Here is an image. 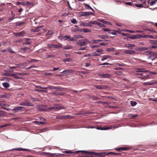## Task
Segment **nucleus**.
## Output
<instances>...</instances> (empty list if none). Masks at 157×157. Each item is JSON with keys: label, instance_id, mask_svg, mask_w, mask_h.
<instances>
[{"label": "nucleus", "instance_id": "36", "mask_svg": "<svg viewBox=\"0 0 157 157\" xmlns=\"http://www.w3.org/2000/svg\"><path fill=\"white\" fill-rule=\"evenodd\" d=\"M70 38V36H65L63 37V39L64 40H66L68 39H69Z\"/></svg>", "mask_w": 157, "mask_h": 157}, {"label": "nucleus", "instance_id": "39", "mask_svg": "<svg viewBox=\"0 0 157 157\" xmlns=\"http://www.w3.org/2000/svg\"><path fill=\"white\" fill-rule=\"evenodd\" d=\"M71 23L74 24H75L77 23V21L75 19L73 18L71 20Z\"/></svg>", "mask_w": 157, "mask_h": 157}, {"label": "nucleus", "instance_id": "33", "mask_svg": "<svg viewBox=\"0 0 157 157\" xmlns=\"http://www.w3.org/2000/svg\"><path fill=\"white\" fill-rule=\"evenodd\" d=\"M54 57V56L52 55H46L45 56V57L46 58H52Z\"/></svg>", "mask_w": 157, "mask_h": 157}, {"label": "nucleus", "instance_id": "8", "mask_svg": "<svg viewBox=\"0 0 157 157\" xmlns=\"http://www.w3.org/2000/svg\"><path fill=\"white\" fill-rule=\"evenodd\" d=\"M95 87L96 88L98 89H106L108 86L106 85H98L95 86Z\"/></svg>", "mask_w": 157, "mask_h": 157}, {"label": "nucleus", "instance_id": "37", "mask_svg": "<svg viewBox=\"0 0 157 157\" xmlns=\"http://www.w3.org/2000/svg\"><path fill=\"white\" fill-rule=\"evenodd\" d=\"M5 114V112L3 111L0 110V117H3Z\"/></svg>", "mask_w": 157, "mask_h": 157}, {"label": "nucleus", "instance_id": "64", "mask_svg": "<svg viewBox=\"0 0 157 157\" xmlns=\"http://www.w3.org/2000/svg\"><path fill=\"white\" fill-rule=\"evenodd\" d=\"M136 36H135V35H133L132 36H131L129 37V38L131 39H136Z\"/></svg>", "mask_w": 157, "mask_h": 157}, {"label": "nucleus", "instance_id": "59", "mask_svg": "<svg viewBox=\"0 0 157 157\" xmlns=\"http://www.w3.org/2000/svg\"><path fill=\"white\" fill-rule=\"evenodd\" d=\"M0 98H7V96L4 95H0Z\"/></svg>", "mask_w": 157, "mask_h": 157}, {"label": "nucleus", "instance_id": "47", "mask_svg": "<svg viewBox=\"0 0 157 157\" xmlns=\"http://www.w3.org/2000/svg\"><path fill=\"white\" fill-rule=\"evenodd\" d=\"M150 43L154 45L157 43V41L155 40H151L150 41Z\"/></svg>", "mask_w": 157, "mask_h": 157}, {"label": "nucleus", "instance_id": "24", "mask_svg": "<svg viewBox=\"0 0 157 157\" xmlns=\"http://www.w3.org/2000/svg\"><path fill=\"white\" fill-rule=\"evenodd\" d=\"M111 57V56H109L108 55H105L103 56L102 57V58L101 59V60L102 61H103L104 60L107 59L108 58H110Z\"/></svg>", "mask_w": 157, "mask_h": 157}, {"label": "nucleus", "instance_id": "53", "mask_svg": "<svg viewBox=\"0 0 157 157\" xmlns=\"http://www.w3.org/2000/svg\"><path fill=\"white\" fill-rule=\"evenodd\" d=\"M135 36H136V38H139L141 37H143L142 36H142L140 34H137L135 35Z\"/></svg>", "mask_w": 157, "mask_h": 157}, {"label": "nucleus", "instance_id": "22", "mask_svg": "<svg viewBox=\"0 0 157 157\" xmlns=\"http://www.w3.org/2000/svg\"><path fill=\"white\" fill-rule=\"evenodd\" d=\"M53 89H55V90H59L60 91H63L65 89V88H62L60 87H54Z\"/></svg>", "mask_w": 157, "mask_h": 157}, {"label": "nucleus", "instance_id": "21", "mask_svg": "<svg viewBox=\"0 0 157 157\" xmlns=\"http://www.w3.org/2000/svg\"><path fill=\"white\" fill-rule=\"evenodd\" d=\"M98 36L101 39H105L106 38H108V36H105V35H98Z\"/></svg>", "mask_w": 157, "mask_h": 157}, {"label": "nucleus", "instance_id": "51", "mask_svg": "<svg viewBox=\"0 0 157 157\" xmlns=\"http://www.w3.org/2000/svg\"><path fill=\"white\" fill-rule=\"evenodd\" d=\"M75 37L76 39L83 38V37L82 36L80 35H76Z\"/></svg>", "mask_w": 157, "mask_h": 157}, {"label": "nucleus", "instance_id": "49", "mask_svg": "<svg viewBox=\"0 0 157 157\" xmlns=\"http://www.w3.org/2000/svg\"><path fill=\"white\" fill-rule=\"evenodd\" d=\"M146 30L150 31L151 32L153 33H156V31L152 29H146Z\"/></svg>", "mask_w": 157, "mask_h": 157}, {"label": "nucleus", "instance_id": "6", "mask_svg": "<svg viewBox=\"0 0 157 157\" xmlns=\"http://www.w3.org/2000/svg\"><path fill=\"white\" fill-rule=\"evenodd\" d=\"M99 77L101 78H110L112 75L109 74H99Z\"/></svg>", "mask_w": 157, "mask_h": 157}, {"label": "nucleus", "instance_id": "63", "mask_svg": "<svg viewBox=\"0 0 157 157\" xmlns=\"http://www.w3.org/2000/svg\"><path fill=\"white\" fill-rule=\"evenodd\" d=\"M114 69L115 70H123L124 69L121 67H118L115 68Z\"/></svg>", "mask_w": 157, "mask_h": 157}, {"label": "nucleus", "instance_id": "12", "mask_svg": "<svg viewBox=\"0 0 157 157\" xmlns=\"http://www.w3.org/2000/svg\"><path fill=\"white\" fill-rule=\"evenodd\" d=\"M8 71L6 70H4L3 71V72L2 73V75L6 76H11V75L10 73H9Z\"/></svg>", "mask_w": 157, "mask_h": 157}, {"label": "nucleus", "instance_id": "48", "mask_svg": "<svg viewBox=\"0 0 157 157\" xmlns=\"http://www.w3.org/2000/svg\"><path fill=\"white\" fill-rule=\"evenodd\" d=\"M116 31L113 30V32H109V34H112L113 35H115L117 34Z\"/></svg>", "mask_w": 157, "mask_h": 157}, {"label": "nucleus", "instance_id": "31", "mask_svg": "<svg viewBox=\"0 0 157 157\" xmlns=\"http://www.w3.org/2000/svg\"><path fill=\"white\" fill-rule=\"evenodd\" d=\"M125 46L126 47L129 48L132 47H134L135 46V45L133 44H125Z\"/></svg>", "mask_w": 157, "mask_h": 157}, {"label": "nucleus", "instance_id": "35", "mask_svg": "<svg viewBox=\"0 0 157 157\" xmlns=\"http://www.w3.org/2000/svg\"><path fill=\"white\" fill-rule=\"evenodd\" d=\"M38 61V60L31 59L30 60H28L27 62L28 63H32L34 61L36 62V61Z\"/></svg>", "mask_w": 157, "mask_h": 157}, {"label": "nucleus", "instance_id": "44", "mask_svg": "<svg viewBox=\"0 0 157 157\" xmlns=\"http://www.w3.org/2000/svg\"><path fill=\"white\" fill-rule=\"evenodd\" d=\"M113 154L118 155V154H120L117 153H113V152H109V153H105V155H113Z\"/></svg>", "mask_w": 157, "mask_h": 157}, {"label": "nucleus", "instance_id": "14", "mask_svg": "<svg viewBox=\"0 0 157 157\" xmlns=\"http://www.w3.org/2000/svg\"><path fill=\"white\" fill-rule=\"evenodd\" d=\"M24 33V32L22 31L18 33H15L14 34L15 36H23Z\"/></svg>", "mask_w": 157, "mask_h": 157}, {"label": "nucleus", "instance_id": "45", "mask_svg": "<svg viewBox=\"0 0 157 157\" xmlns=\"http://www.w3.org/2000/svg\"><path fill=\"white\" fill-rule=\"evenodd\" d=\"M63 119H67L70 118V116L69 115L63 116Z\"/></svg>", "mask_w": 157, "mask_h": 157}, {"label": "nucleus", "instance_id": "7", "mask_svg": "<svg viewBox=\"0 0 157 157\" xmlns=\"http://www.w3.org/2000/svg\"><path fill=\"white\" fill-rule=\"evenodd\" d=\"M77 45H80V46L86 45V44H85V42L83 41V40H80L78 42L76 43Z\"/></svg>", "mask_w": 157, "mask_h": 157}, {"label": "nucleus", "instance_id": "2", "mask_svg": "<svg viewBox=\"0 0 157 157\" xmlns=\"http://www.w3.org/2000/svg\"><path fill=\"white\" fill-rule=\"evenodd\" d=\"M136 72H140V73H139L137 74V76L140 75L143 76L144 74H145L146 73L148 72L149 71H145L144 70V69L143 68H139L136 69Z\"/></svg>", "mask_w": 157, "mask_h": 157}, {"label": "nucleus", "instance_id": "11", "mask_svg": "<svg viewBox=\"0 0 157 157\" xmlns=\"http://www.w3.org/2000/svg\"><path fill=\"white\" fill-rule=\"evenodd\" d=\"M13 150H17L19 151H29V150L28 149H23L21 148H13V149L9 150V151H13Z\"/></svg>", "mask_w": 157, "mask_h": 157}, {"label": "nucleus", "instance_id": "5", "mask_svg": "<svg viewBox=\"0 0 157 157\" xmlns=\"http://www.w3.org/2000/svg\"><path fill=\"white\" fill-rule=\"evenodd\" d=\"M25 109V108L23 107L18 106L15 107L12 109V110L14 111L15 112H18L20 111H24Z\"/></svg>", "mask_w": 157, "mask_h": 157}, {"label": "nucleus", "instance_id": "25", "mask_svg": "<svg viewBox=\"0 0 157 157\" xmlns=\"http://www.w3.org/2000/svg\"><path fill=\"white\" fill-rule=\"evenodd\" d=\"M98 22L96 21H90V27L92 26V25H98Z\"/></svg>", "mask_w": 157, "mask_h": 157}, {"label": "nucleus", "instance_id": "27", "mask_svg": "<svg viewBox=\"0 0 157 157\" xmlns=\"http://www.w3.org/2000/svg\"><path fill=\"white\" fill-rule=\"evenodd\" d=\"M106 152L101 153H97L98 155V157H105V153Z\"/></svg>", "mask_w": 157, "mask_h": 157}, {"label": "nucleus", "instance_id": "3", "mask_svg": "<svg viewBox=\"0 0 157 157\" xmlns=\"http://www.w3.org/2000/svg\"><path fill=\"white\" fill-rule=\"evenodd\" d=\"M151 53L150 55L148 57V59H150L152 60L157 58V54L155 52H152L151 51H148Z\"/></svg>", "mask_w": 157, "mask_h": 157}, {"label": "nucleus", "instance_id": "29", "mask_svg": "<svg viewBox=\"0 0 157 157\" xmlns=\"http://www.w3.org/2000/svg\"><path fill=\"white\" fill-rule=\"evenodd\" d=\"M117 126H113V125H111V126H109V127H107V128H105V130H108V129H112L113 128H117Z\"/></svg>", "mask_w": 157, "mask_h": 157}, {"label": "nucleus", "instance_id": "42", "mask_svg": "<svg viewBox=\"0 0 157 157\" xmlns=\"http://www.w3.org/2000/svg\"><path fill=\"white\" fill-rule=\"evenodd\" d=\"M25 22H17L16 23V25L17 26H21L22 25L25 24Z\"/></svg>", "mask_w": 157, "mask_h": 157}, {"label": "nucleus", "instance_id": "16", "mask_svg": "<svg viewBox=\"0 0 157 157\" xmlns=\"http://www.w3.org/2000/svg\"><path fill=\"white\" fill-rule=\"evenodd\" d=\"M126 54H132L135 53V51L133 50H127L124 51Z\"/></svg>", "mask_w": 157, "mask_h": 157}, {"label": "nucleus", "instance_id": "32", "mask_svg": "<svg viewBox=\"0 0 157 157\" xmlns=\"http://www.w3.org/2000/svg\"><path fill=\"white\" fill-rule=\"evenodd\" d=\"M142 37H143V38L148 37V38H152V39H153V38H154V37L152 36L151 35H148L143 36H142Z\"/></svg>", "mask_w": 157, "mask_h": 157}, {"label": "nucleus", "instance_id": "20", "mask_svg": "<svg viewBox=\"0 0 157 157\" xmlns=\"http://www.w3.org/2000/svg\"><path fill=\"white\" fill-rule=\"evenodd\" d=\"M80 31L83 32L84 33H88L91 32V30L88 29H80Z\"/></svg>", "mask_w": 157, "mask_h": 157}, {"label": "nucleus", "instance_id": "43", "mask_svg": "<svg viewBox=\"0 0 157 157\" xmlns=\"http://www.w3.org/2000/svg\"><path fill=\"white\" fill-rule=\"evenodd\" d=\"M72 60V59L71 58H67V59H64L63 61L64 62H69L71 61Z\"/></svg>", "mask_w": 157, "mask_h": 157}, {"label": "nucleus", "instance_id": "17", "mask_svg": "<svg viewBox=\"0 0 157 157\" xmlns=\"http://www.w3.org/2000/svg\"><path fill=\"white\" fill-rule=\"evenodd\" d=\"M29 48L27 47H25L24 48H20L19 51L21 52H24L27 51Z\"/></svg>", "mask_w": 157, "mask_h": 157}, {"label": "nucleus", "instance_id": "23", "mask_svg": "<svg viewBox=\"0 0 157 157\" xmlns=\"http://www.w3.org/2000/svg\"><path fill=\"white\" fill-rule=\"evenodd\" d=\"M3 86L5 88H7L10 87L9 84L7 82H5L2 83Z\"/></svg>", "mask_w": 157, "mask_h": 157}, {"label": "nucleus", "instance_id": "30", "mask_svg": "<svg viewBox=\"0 0 157 157\" xmlns=\"http://www.w3.org/2000/svg\"><path fill=\"white\" fill-rule=\"evenodd\" d=\"M75 35H74L73 37L69 39V40H68V41H76L77 40L76 39V38H75Z\"/></svg>", "mask_w": 157, "mask_h": 157}, {"label": "nucleus", "instance_id": "41", "mask_svg": "<svg viewBox=\"0 0 157 157\" xmlns=\"http://www.w3.org/2000/svg\"><path fill=\"white\" fill-rule=\"evenodd\" d=\"M130 104L132 106H134L136 105L137 103L135 101H130Z\"/></svg>", "mask_w": 157, "mask_h": 157}, {"label": "nucleus", "instance_id": "57", "mask_svg": "<svg viewBox=\"0 0 157 157\" xmlns=\"http://www.w3.org/2000/svg\"><path fill=\"white\" fill-rule=\"evenodd\" d=\"M22 41V40L21 39H19L18 40H15L14 41V42H18V43H20Z\"/></svg>", "mask_w": 157, "mask_h": 157}, {"label": "nucleus", "instance_id": "58", "mask_svg": "<svg viewBox=\"0 0 157 157\" xmlns=\"http://www.w3.org/2000/svg\"><path fill=\"white\" fill-rule=\"evenodd\" d=\"M135 6L138 7H142L143 6V5L142 4H135Z\"/></svg>", "mask_w": 157, "mask_h": 157}, {"label": "nucleus", "instance_id": "54", "mask_svg": "<svg viewBox=\"0 0 157 157\" xmlns=\"http://www.w3.org/2000/svg\"><path fill=\"white\" fill-rule=\"evenodd\" d=\"M99 26L102 27H105V25L104 24H103L102 23H101L99 22H98V25Z\"/></svg>", "mask_w": 157, "mask_h": 157}, {"label": "nucleus", "instance_id": "10", "mask_svg": "<svg viewBox=\"0 0 157 157\" xmlns=\"http://www.w3.org/2000/svg\"><path fill=\"white\" fill-rule=\"evenodd\" d=\"M71 73V71L70 70H67L63 71L61 73H63L64 75H69Z\"/></svg>", "mask_w": 157, "mask_h": 157}, {"label": "nucleus", "instance_id": "61", "mask_svg": "<svg viewBox=\"0 0 157 157\" xmlns=\"http://www.w3.org/2000/svg\"><path fill=\"white\" fill-rule=\"evenodd\" d=\"M63 116H56V118L57 119H63Z\"/></svg>", "mask_w": 157, "mask_h": 157}, {"label": "nucleus", "instance_id": "50", "mask_svg": "<svg viewBox=\"0 0 157 157\" xmlns=\"http://www.w3.org/2000/svg\"><path fill=\"white\" fill-rule=\"evenodd\" d=\"M157 2V0H154V1L151 2H150V5L151 6H153L154 4L155 3Z\"/></svg>", "mask_w": 157, "mask_h": 157}, {"label": "nucleus", "instance_id": "13", "mask_svg": "<svg viewBox=\"0 0 157 157\" xmlns=\"http://www.w3.org/2000/svg\"><path fill=\"white\" fill-rule=\"evenodd\" d=\"M91 14H92V13L87 12H83L81 13L80 15L82 16H86Z\"/></svg>", "mask_w": 157, "mask_h": 157}, {"label": "nucleus", "instance_id": "62", "mask_svg": "<svg viewBox=\"0 0 157 157\" xmlns=\"http://www.w3.org/2000/svg\"><path fill=\"white\" fill-rule=\"evenodd\" d=\"M35 122H37L38 124H44L45 123L43 121H36Z\"/></svg>", "mask_w": 157, "mask_h": 157}, {"label": "nucleus", "instance_id": "60", "mask_svg": "<svg viewBox=\"0 0 157 157\" xmlns=\"http://www.w3.org/2000/svg\"><path fill=\"white\" fill-rule=\"evenodd\" d=\"M83 41H84V42H85V44H86V43H90L89 41L86 39H85L83 40Z\"/></svg>", "mask_w": 157, "mask_h": 157}, {"label": "nucleus", "instance_id": "18", "mask_svg": "<svg viewBox=\"0 0 157 157\" xmlns=\"http://www.w3.org/2000/svg\"><path fill=\"white\" fill-rule=\"evenodd\" d=\"M62 155L61 154H56V153H51L50 157H60L62 156Z\"/></svg>", "mask_w": 157, "mask_h": 157}, {"label": "nucleus", "instance_id": "40", "mask_svg": "<svg viewBox=\"0 0 157 157\" xmlns=\"http://www.w3.org/2000/svg\"><path fill=\"white\" fill-rule=\"evenodd\" d=\"M12 15L13 16L11 17L8 19V21H10L14 19V16H15V14H12Z\"/></svg>", "mask_w": 157, "mask_h": 157}, {"label": "nucleus", "instance_id": "26", "mask_svg": "<svg viewBox=\"0 0 157 157\" xmlns=\"http://www.w3.org/2000/svg\"><path fill=\"white\" fill-rule=\"evenodd\" d=\"M11 76H13L14 78L17 79H19L20 77L18 76L17 73L15 74H11Z\"/></svg>", "mask_w": 157, "mask_h": 157}, {"label": "nucleus", "instance_id": "38", "mask_svg": "<svg viewBox=\"0 0 157 157\" xmlns=\"http://www.w3.org/2000/svg\"><path fill=\"white\" fill-rule=\"evenodd\" d=\"M35 91H37L39 92H47V90H39V89H35Z\"/></svg>", "mask_w": 157, "mask_h": 157}, {"label": "nucleus", "instance_id": "15", "mask_svg": "<svg viewBox=\"0 0 157 157\" xmlns=\"http://www.w3.org/2000/svg\"><path fill=\"white\" fill-rule=\"evenodd\" d=\"M80 25L87 27H90V21L88 23H85L81 22Z\"/></svg>", "mask_w": 157, "mask_h": 157}, {"label": "nucleus", "instance_id": "55", "mask_svg": "<svg viewBox=\"0 0 157 157\" xmlns=\"http://www.w3.org/2000/svg\"><path fill=\"white\" fill-rule=\"evenodd\" d=\"M37 67V66L34 65H32V66H30V67H29L27 69H30L33 68H36Z\"/></svg>", "mask_w": 157, "mask_h": 157}, {"label": "nucleus", "instance_id": "52", "mask_svg": "<svg viewBox=\"0 0 157 157\" xmlns=\"http://www.w3.org/2000/svg\"><path fill=\"white\" fill-rule=\"evenodd\" d=\"M116 66H125V64L123 63L121 64L120 63H117L116 64Z\"/></svg>", "mask_w": 157, "mask_h": 157}, {"label": "nucleus", "instance_id": "56", "mask_svg": "<svg viewBox=\"0 0 157 157\" xmlns=\"http://www.w3.org/2000/svg\"><path fill=\"white\" fill-rule=\"evenodd\" d=\"M151 48H157V43L154 45H152L151 46Z\"/></svg>", "mask_w": 157, "mask_h": 157}, {"label": "nucleus", "instance_id": "9", "mask_svg": "<svg viewBox=\"0 0 157 157\" xmlns=\"http://www.w3.org/2000/svg\"><path fill=\"white\" fill-rule=\"evenodd\" d=\"M61 47V46L58 45H54L52 44H48V47L49 48H59Z\"/></svg>", "mask_w": 157, "mask_h": 157}, {"label": "nucleus", "instance_id": "28", "mask_svg": "<svg viewBox=\"0 0 157 157\" xmlns=\"http://www.w3.org/2000/svg\"><path fill=\"white\" fill-rule=\"evenodd\" d=\"M149 75H144L142 77H140V78L142 79H147L149 78Z\"/></svg>", "mask_w": 157, "mask_h": 157}, {"label": "nucleus", "instance_id": "1", "mask_svg": "<svg viewBox=\"0 0 157 157\" xmlns=\"http://www.w3.org/2000/svg\"><path fill=\"white\" fill-rule=\"evenodd\" d=\"M64 109H65V108L64 107L59 106L58 105H55L53 107H51L47 109L46 111H50L53 109L58 110Z\"/></svg>", "mask_w": 157, "mask_h": 157}, {"label": "nucleus", "instance_id": "46", "mask_svg": "<svg viewBox=\"0 0 157 157\" xmlns=\"http://www.w3.org/2000/svg\"><path fill=\"white\" fill-rule=\"evenodd\" d=\"M96 128L98 130H105V128H103L101 127H98Z\"/></svg>", "mask_w": 157, "mask_h": 157}, {"label": "nucleus", "instance_id": "19", "mask_svg": "<svg viewBox=\"0 0 157 157\" xmlns=\"http://www.w3.org/2000/svg\"><path fill=\"white\" fill-rule=\"evenodd\" d=\"M156 82H144L143 83V85L144 86H146V85H152L154 84H156Z\"/></svg>", "mask_w": 157, "mask_h": 157}, {"label": "nucleus", "instance_id": "34", "mask_svg": "<svg viewBox=\"0 0 157 157\" xmlns=\"http://www.w3.org/2000/svg\"><path fill=\"white\" fill-rule=\"evenodd\" d=\"M102 41V40H94L93 41L92 43L93 44H97L98 43Z\"/></svg>", "mask_w": 157, "mask_h": 157}, {"label": "nucleus", "instance_id": "4", "mask_svg": "<svg viewBox=\"0 0 157 157\" xmlns=\"http://www.w3.org/2000/svg\"><path fill=\"white\" fill-rule=\"evenodd\" d=\"M20 105L25 106H33L34 105H33L30 103L29 101L28 100H26L25 101L20 102Z\"/></svg>", "mask_w": 157, "mask_h": 157}]
</instances>
